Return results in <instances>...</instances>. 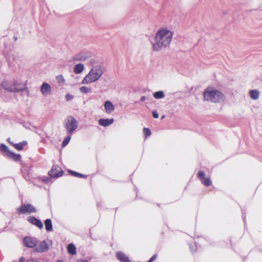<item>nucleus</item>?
<instances>
[{
  "label": "nucleus",
  "instance_id": "1",
  "mask_svg": "<svg viewBox=\"0 0 262 262\" xmlns=\"http://www.w3.org/2000/svg\"><path fill=\"white\" fill-rule=\"evenodd\" d=\"M173 33L167 28L159 29L154 37V42L152 43V50L155 52L161 51L170 45Z\"/></svg>",
  "mask_w": 262,
  "mask_h": 262
},
{
  "label": "nucleus",
  "instance_id": "2",
  "mask_svg": "<svg viewBox=\"0 0 262 262\" xmlns=\"http://www.w3.org/2000/svg\"><path fill=\"white\" fill-rule=\"evenodd\" d=\"M105 72L104 68L100 64L93 66L83 78L81 83L90 84L99 80Z\"/></svg>",
  "mask_w": 262,
  "mask_h": 262
},
{
  "label": "nucleus",
  "instance_id": "3",
  "mask_svg": "<svg viewBox=\"0 0 262 262\" xmlns=\"http://www.w3.org/2000/svg\"><path fill=\"white\" fill-rule=\"evenodd\" d=\"M1 86L6 91L13 93H19L28 90L26 83L15 79L4 80L2 82Z\"/></svg>",
  "mask_w": 262,
  "mask_h": 262
},
{
  "label": "nucleus",
  "instance_id": "4",
  "mask_svg": "<svg viewBox=\"0 0 262 262\" xmlns=\"http://www.w3.org/2000/svg\"><path fill=\"white\" fill-rule=\"evenodd\" d=\"M204 98L205 100L213 103L222 102L225 100V95L212 87H208L205 90Z\"/></svg>",
  "mask_w": 262,
  "mask_h": 262
},
{
  "label": "nucleus",
  "instance_id": "5",
  "mask_svg": "<svg viewBox=\"0 0 262 262\" xmlns=\"http://www.w3.org/2000/svg\"><path fill=\"white\" fill-rule=\"evenodd\" d=\"M78 126V121L72 116H68L65 119L64 126L68 135L73 134L77 128Z\"/></svg>",
  "mask_w": 262,
  "mask_h": 262
},
{
  "label": "nucleus",
  "instance_id": "6",
  "mask_svg": "<svg viewBox=\"0 0 262 262\" xmlns=\"http://www.w3.org/2000/svg\"><path fill=\"white\" fill-rule=\"evenodd\" d=\"M36 212L35 208L31 204H22L20 206L17 208L18 214H26L35 213Z\"/></svg>",
  "mask_w": 262,
  "mask_h": 262
},
{
  "label": "nucleus",
  "instance_id": "7",
  "mask_svg": "<svg viewBox=\"0 0 262 262\" xmlns=\"http://www.w3.org/2000/svg\"><path fill=\"white\" fill-rule=\"evenodd\" d=\"M52 245L51 240L47 239L41 242L35 248V251L38 252H45L47 251Z\"/></svg>",
  "mask_w": 262,
  "mask_h": 262
},
{
  "label": "nucleus",
  "instance_id": "8",
  "mask_svg": "<svg viewBox=\"0 0 262 262\" xmlns=\"http://www.w3.org/2000/svg\"><path fill=\"white\" fill-rule=\"evenodd\" d=\"M92 53L89 51L83 50L73 56V59L76 61H84L91 57Z\"/></svg>",
  "mask_w": 262,
  "mask_h": 262
},
{
  "label": "nucleus",
  "instance_id": "9",
  "mask_svg": "<svg viewBox=\"0 0 262 262\" xmlns=\"http://www.w3.org/2000/svg\"><path fill=\"white\" fill-rule=\"evenodd\" d=\"M37 242L36 238L30 236H26L23 239L24 245L28 248L34 247L37 245Z\"/></svg>",
  "mask_w": 262,
  "mask_h": 262
},
{
  "label": "nucleus",
  "instance_id": "10",
  "mask_svg": "<svg viewBox=\"0 0 262 262\" xmlns=\"http://www.w3.org/2000/svg\"><path fill=\"white\" fill-rule=\"evenodd\" d=\"M63 171L58 166L53 165L51 170L49 172L51 177L58 178L62 176Z\"/></svg>",
  "mask_w": 262,
  "mask_h": 262
},
{
  "label": "nucleus",
  "instance_id": "11",
  "mask_svg": "<svg viewBox=\"0 0 262 262\" xmlns=\"http://www.w3.org/2000/svg\"><path fill=\"white\" fill-rule=\"evenodd\" d=\"M198 177L202 183L206 186H209L212 184V181L209 178H206L203 171H200L198 173Z\"/></svg>",
  "mask_w": 262,
  "mask_h": 262
},
{
  "label": "nucleus",
  "instance_id": "12",
  "mask_svg": "<svg viewBox=\"0 0 262 262\" xmlns=\"http://www.w3.org/2000/svg\"><path fill=\"white\" fill-rule=\"evenodd\" d=\"M40 92L45 96L52 94V88L51 85L47 82H43L40 86Z\"/></svg>",
  "mask_w": 262,
  "mask_h": 262
},
{
  "label": "nucleus",
  "instance_id": "13",
  "mask_svg": "<svg viewBox=\"0 0 262 262\" xmlns=\"http://www.w3.org/2000/svg\"><path fill=\"white\" fill-rule=\"evenodd\" d=\"M27 220L29 223L36 226L39 229H42L43 228V224L39 220L33 216L29 217Z\"/></svg>",
  "mask_w": 262,
  "mask_h": 262
},
{
  "label": "nucleus",
  "instance_id": "14",
  "mask_svg": "<svg viewBox=\"0 0 262 262\" xmlns=\"http://www.w3.org/2000/svg\"><path fill=\"white\" fill-rule=\"evenodd\" d=\"M104 107L105 112L110 114L115 110V106L109 100L106 101L104 103Z\"/></svg>",
  "mask_w": 262,
  "mask_h": 262
},
{
  "label": "nucleus",
  "instance_id": "15",
  "mask_svg": "<svg viewBox=\"0 0 262 262\" xmlns=\"http://www.w3.org/2000/svg\"><path fill=\"white\" fill-rule=\"evenodd\" d=\"M113 119H100L99 120V124L102 126H108L114 122Z\"/></svg>",
  "mask_w": 262,
  "mask_h": 262
},
{
  "label": "nucleus",
  "instance_id": "16",
  "mask_svg": "<svg viewBox=\"0 0 262 262\" xmlns=\"http://www.w3.org/2000/svg\"><path fill=\"white\" fill-rule=\"evenodd\" d=\"M116 257L121 262H131L128 257L121 252H117L116 253Z\"/></svg>",
  "mask_w": 262,
  "mask_h": 262
},
{
  "label": "nucleus",
  "instance_id": "17",
  "mask_svg": "<svg viewBox=\"0 0 262 262\" xmlns=\"http://www.w3.org/2000/svg\"><path fill=\"white\" fill-rule=\"evenodd\" d=\"M249 95L252 100H257L260 95L259 92L257 90H250L249 92Z\"/></svg>",
  "mask_w": 262,
  "mask_h": 262
},
{
  "label": "nucleus",
  "instance_id": "18",
  "mask_svg": "<svg viewBox=\"0 0 262 262\" xmlns=\"http://www.w3.org/2000/svg\"><path fill=\"white\" fill-rule=\"evenodd\" d=\"M84 70V66L82 63H78L74 68V72L76 74L81 73Z\"/></svg>",
  "mask_w": 262,
  "mask_h": 262
},
{
  "label": "nucleus",
  "instance_id": "19",
  "mask_svg": "<svg viewBox=\"0 0 262 262\" xmlns=\"http://www.w3.org/2000/svg\"><path fill=\"white\" fill-rule=\"evenodd\" d=\"M7 156L15 161H19L21 159V156L19 154H15L11 151L8 152V154L7 155Z\"/></svg>",
  "mask_w": 262,
  "mask_h": 262
},
{
  "label": "nucleus",
  "instance_id": "20",
  "mask_svg": "<svg viewBox=\"0 0 262 262\" xmlns=\"http://www.w3.org/2000/svg\"><path fill=\"white\" fill-rule=\"evenodd\" d=\"M46 229L47 231H51L53 229L52 224L50 219H47L45 221Z\"/></svg>",
  "mask_w": 262,
  "mask_h": 262
},
{
  "label": "nucleus",
  "instance_id": "21",
  "mask_svg": "<svg viewBox=\"0 0 262 262\" xmlns=\"http://www.w3.org/2000/svg\"><path fill=\"white\" fill-rule=\"evenodd\" d=\"M67 250L68 253L72 255H74L76 253V247L73 244H70L68 245Z\"/></svg>",
  "mask_w": 262,
  "mask_h": 262
},
{
  "label": "nucleus",
  "instance_id": "22",
  "mask_svg": "<svg viewBox=\"0 0 262 262\" xmlns=\"http://www.w3.org/2000/svg\"><path fill=\"white\" fill-rule=\"evenodd\" d=\"M153 96L156 99H160L164 97L165 94L163 91H160L154 93Z\"/></svg>",
  "mask_w": 262,
  "mask_h": 262
},
{
  "label": "nucleus",
  "instance_id": "23",
  "mask_svg": "<svg viewBox=\"0 0 262 262\" xmlns=\"http://www.w3.org/2000/svg\"><path fill=\"white\" fill-rule=\"evenodd\" d=\"M26 141H23L18 144H12V145L17 150H21L23 149V147L27 144Z\"/></svg>",
  "mask_w": 262,
  "mask_h": 262
},
{
  "label": "nucleus",
  "instance_id": "24",
  "mask_svg": "<svg viewBox=\"0 0 262 262\" xmlns=\"http://www.w3.org/2000/svg\"><path fill=\"white\" fill-rule=\"evenodd\" d=\"M79 91L81 93L83 94H86L92 92V90L91 88H88L85 86H81V88H80Z\"/></svg>",
  "mask_w": 262,
  "mask_h": 262
},
{
  "label": "nucleus",
  "instance_id": "25",
  "mask_svg": "<svg viewBox=\"0 0 262 262\" xmlns=\"http://www.w3.org/2000/svg\"><path fill=\"white\" fill-rule=\"evenodd\" d=\"M0 150H1V151L5 152L6 156L8 154L9 152L11 151L10 150H9L8 147L4 144H2L1 145Z\"/></svg>",
  "mask_w": 262,
  "mask_h": 262
},
{
  "label": "nucleus",
  "instance_id": "26",
  "mask_svg": "<svg viewBox=\"0 0 262 262\" xmlns=\"http://www.w3.org/2000/svg\"><path fill=\"white\" fill-rule=\"evenodd\" d=\"M71 138V135H68V136L64 138L63 140L62 143V146L64 147L66 146L70 142Z\"/></svg>",
  "mask_w": 262,
  "mask_h": 262
},
{
  "label": "nucleus",
  "instance_id": "27",
  "mask_svg": "<svg viewBox=\"0 0 262 262\" xmlns=\"http://www.w3.org/2000/svg\"><path fill=\"white\" fill-rule=\"evenodd\" d=\"M69 172L70 173H71L73 176H75V177H80V178H84L86 177V176L85 175L80 174L79 173H78L77 172H75V171H74L72 170H70Z\"/></svg>",
  "mask_w": 262,
  "mask_h": 262
},
{
  "label": "nucleus",
  "instance_id": "28",
  "mask_svg": "<svg viewBox=\"0 0 262 262\" xmlns=\"http://www.w3.org/2000/svg\"><path fill=\"white\" fill-rule=\"evenodd\" d=\"M56 80L58 83H64L65 79L62 75H59L56 77Z\"/></svg>",
  "mask_w": 262,
  "mask_h": 262
},
{
  "label": "nucleus",
  "instance_id": "29",
  "mask_svg": "<svg viewBox=\"0 0 262 262\" xmlns=\"http://www.w3.org/2000/svg\"><path fill=\"white\" fill-rule=\"evenodd\" d=\"M143 133L145 138L147 137L148 136H149L151 134V132L150 129L148 128H144Z\"/></svg>",
  "mask_w": 262,
  "mask_h": 262
},
{
  "label": "nucleus",
  "instance_id": "30",
  "mask_svg": "<svg viewBox=\"0 0 262 262\" xmlns=\"http://www.w3.org/2000/svg\"><path fill=\"white\" fill-rule=\"evenodd\" d=\"M73 98V96L70 94H67L65 96V99L67 101L71 100Z\"/></svg>",
  "mask_w": 262,
  "mask_h": 262
},
{
  "label": "nucleus",
  "instance_id": "31",
  "mask_svg": "<svg viewBox=\"0 0 262 262\" xmlns=\"http://www.w3.org/2000/svg\"><path fill=\"white\" fill-rule=\"evenodd\" d=\"M152 114L153 117L155 118H158L159 117V114L156 111H153Z\"/></svg>",
  "mask_w": 262,
  "mask_h": 262
},
{
  "label": "nucleus",
  "instance_id": "32",
  "mask_svg": "<svg viewBox=\"0 0 262 262\" xmlns=\"http://www.w3.org/2000/svg\"><path fill=\"white\" fill-rule=\"evenodd\" d=\"M156 258H157V255H153V256L151 257V258H150L149 260H150L151 262H153V261H154V260H155V259H156Z\"/></svg>",
  "mask_w": 262,
  "mask_h": 262
},
{
  "label": "nucleus",
  "instance_id": "33",
  "mask_svg": "<svg viewBox=\"0 0 262 262\" xmlns=\"http://www.w3.org/2000/svg\"><path fill=\"white\" fill-rule=\"evenodd\" d=\"M146 97H145V96H141V98H140V100H141V101H144L146 100Z\"/></svg>",
  "mask_w": 262,
  "mask_h": 262
},
{
  "label": "nucleus",
  "instance_id": "34",
  "mask_svg": "<svg viewBox=\"0 0 262 262\" xmlns=\"http://www.w3.org/2000/svg\"><path fill=\"white\" fill-rule=\"evenodd\" d=\"M24 261H25V258L24 257H21L19 259V262H24Z\"/></svg>",
  "mask_w": 262,
  "mask_h": 262
},
{
  "label": "nucleus",
  "instance_id": "35",
  "mask_svg": "<svg viewBox=\"0 0 262 262\" xmlns=\"http://www.w3.org/2000/svg\"><path fill=\"white\" fill-rule=\"evenodd\" d=\"M77 262H88V261L84 260V259H80L77 261Z\"/></svg>",
  "mask_w": 262,
  "mask_h": 262
},
{
  "label": "nucleus",
  "instance_id": "36",
  "mask_svg": "<svg viewBox=\"0 0 262 262\" xmlns=\"http://www.w3.org/2000/svg\"><path fill=\"white\" fill-rule=\"evenodd\" d=\"M7 141H8V142H9V143L10 144H11L12 145V144H14L13 143L11 142V141H10V138H8V139H7Z\"/></svg>",
  "mask_w": 262,
  "mask_h": 262
},
{
  "label": "nucleus",
  "instance_id": "37",
  "mask_svg": "<svg viewBox=\"0 0 262 262\" xmlns=\"http://www.w3.org/2000/svg\"><path fill=\"white\" fill-rule=\"evenodd\" d=\"M147 262H151L150 260H149Z\"/></svg>",
  "mask_w": 262,
  "mask_h": 262
}]
</instances>
